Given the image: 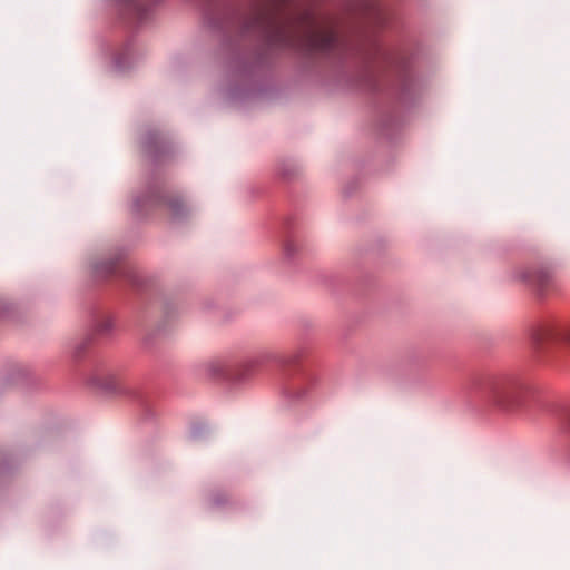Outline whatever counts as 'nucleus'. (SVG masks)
I'll return each mask as SVG.
<instances>
[{
  "label": "nucleus",
  "instance_id": "nucleus-10",
  "mask_svg": "<svg viewBox=\"0 0 570 570\" xmlns=\"http://www.w3.org/2000/svg\"><path fill=\"white\" fill-rule=\"evenodd\" d=\"M101 386L109 391H116L118 387V379L115 375L108 374L106 382L101 383Z\"/></svg>",
  "mask_w": 570,
  "mask_h": 570
},
{
  "label": "nucleus",
  "instance_id": "nucleus-1",
  "mask_svg": "<svg viewBox=\"0 0 570 570\" xmlns=\"http://www.w3.org/2000/svg\"><path fill=\"white\" fill-rule=\"evenodd\" d=\"M242 32L271 46L306 53H327L343 46L337 22L308 10H296L289 0H263L242 22Z\"/></svg>",
  "mask_w": 570,
  "mask_h": 570
},
{
  "label": "nucleus",
  "instance_id": "nucleus-6",
  "mask_svg": "<svg viewBox=\"0 0 570 570\" xmlns=\"http://www.w3.org/2000/svg\"><path fill=\"white\" fill-rule=\"evenodd\" d=\"M167 206L171 213V215L176 218L180 217L184 213V204L180 199L178 198H170L168 202H167Z\"/></svg>",
  "mask_w": 570,
  "mask_h": 570
},
{
  "label": "nucleus",
  "instance_id": "nucleus-5",
  "mask_svg": "<svg viewBox=\"0 0 570 570\" xmlns=\"http://www.w3.org/2000/svg\"><path fill=\"white\" fill-rule=\"evenodd\" d=\"M117 2L120 6H122L128 12L135 13L137 16L140 14L142 7L140 0H117Z\"/></svg>",
  "mask_w": 570,
  "mask_h": 570
},
{
  "label": "nucleus",
  "instance_id": "nucleus-12",
  "mask_svg": "<svg viewBox=\"0 0 570 570\" xmlns=\"http://www.w3.org/2000/svg\"><path fill=\"white\" fill-rule=\"evenodd\" d=\"M216 364H218V366H219V367H218V371H222V368H223L222 363H219V361H216Z\"/></svg>",
  "mask_w": 570,
  "mask_h": 570
},
{
  "label": "nucleus",
  "instance_id": "nucleus-3",
  "mask_svg": "<svg viewBox=\"0 0 570 570\" xmlns=\"http://www.w3.org/2000/svg\"><path fill=\"white\" fill-rule=\"evenodd\" d=\"M515 277L543 295L554 289L556 278L552 271L548 268H520Z\"/></svg>",
  "mask_w": 570,
  "mask_h": 570
},
{
  "label": "nucleus",
  "instance_id": "nucleus-15",
  "mask_svg": "<svg viewBox=\"0 0 570 570\" xmlns=\"http://www.w3.org/2000/svg\"><path fill=\"white\" fill-rule=\"evenodd\" d=\"M216 364H218V366H219V367H218V371H222V368H223L222 363H219V361H216Z\"/></svg>",
  "mask_w": 570,
  "mask_h": 570
},
{
  "label": "nucleus",
  "instance_id": "nucleus-13",
  "mask_svg": "<svg viewBox=\"0 0 570 570\" xmlns=\"http://www.w3.org/2000/svg\"><path fill=\"white\" fill-rule=\"evenodd\" d=\"M216 364H218V366H219V367H218V371H222V368H223L222 363H219V361H216Z\"/></svg>",
  "mask_w": 570,
  "mask_h": 570
},
{
  "label": "nucleus",
  "instance_id": "nucleus-9",
  "mask_svg": "<svg viewBox=\"0 0 570 570\" xmlns=\"http://www.w3.org/2000/svg\"><path fill=\"white\" fill-rule=\"evenodd\" d=\"M112 327H114V321L108 317L102 318L97 324V331L101 334H106V333L110 332Z\"/></svg>",
  "mask_w": 570,
  "mask_h": 570
},
{
  "label": "nucleus",
  "instance_id": "nucleus-7",
  "mask_svg": "<svg viewBox=\"0 0 570 570\" xmlns=\"http://www.w3.org/2000/svg\"><path fill=\"white\" fill-rule=\"evenodd\" d=\"M373 59L389 65L393 63L394 60L391 53L386 52L377 46L373 48Z\"/></svg>",
  "mask_w": 570,
  "mask_h": 570
},
{
  "label": "nucleus",
  "instance_id": "nucleus-14",
  "mask_svg": "<svg viewBox=\"0 0 570 570\" xmlns=\"http://www.w3.org/2000/svg\"><path fill=\"white\" fill-rule=\"evenodd\" d=\"M216 364H218V366H219V367H218V371H222V368H223L222 363H219V361H216Z\"/></svg>",
  "mask_w": 570,
  "mask_h": 570
},
{
  "label": "nucleus",
  "instance_id": "nucleus-4",
  "mask_svg": "<svg viewBox=\"0 0 570 570\" xmlns=\"http://www.w3.org/2000/svg\"><path fill=\"white\" fill-rule=\"evenodd\" d=\"M562 434L568 438V442L558 445L556 449V459L570 461V417L561 426Z\"/></svg>",
  "mask_w": 570,
  "mask_h": 570
},
{
  "label": "nucleus",
  "instance_id": "nucleus-2",
  "mask_svg": "<svg viewBox=\"0 0 570 570\" xmlns=\"http://www.w3.org/2000/svg\"><path fill=\"white\" fill-rule=\"evenodd\" d=\"M531 389L530 383L520 376H501L490 383L488 397L498 409L510 412L520 406Z\"/></svg>",
  "mask_w": 570,
  "mask_h": 570
},
{
  "label": "nucleus",
  "instance_id": "nucleus-8",
  "mask_svg": "<svg viewBox=\"0 0 570 570\" xmlns=\"http://www.w3.org/2000/svg\"><path fill=\"white\" fill-rule=\"evenodd\" d=\"M208 434V430L205 426H194L189 432V439L193 442L205 439Z\"/></svg>",
  "mask_w": 570,
  "mask_h": 570
},
{
  "label": "nucleus",
  "instance_id": "nucleus-11",
  "mask_svg": "<svg viewBox=\"0 0 570 570\" xmlns=\"http://www.w3.org/2000/svg\"><path fill=\"white\" fill-rule=\"evenodd\" d=\"M562 340L566 344L570 345V328L563 333Z\"/></svg>",
  "mask_w": 570,
  "mask_h": 570
}]
</instances>
